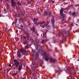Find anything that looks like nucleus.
Wrapping results in <instances>:
<instances>
[{
	"label": "nucleus",
	"instance_id": "a211bd4d",
	"mask_svg": "<svg viewBox=\"0 0 79 79\" xmlns=\"http://www.w3.org/2000/svg\"><path fill=\"white\" fill-rule=\"evenodd\" d=\"M72 15L73 16H76V12L75 11L73 12V13H72Z\"/></svg>",
	"mask_w": 79,
	"mask_h": 79
},
{
	"label": "nucleus",
	"instance_id": "423d86ee",
	"mask_svg": "<svg viewBox=\"0 0 79 79\" xmlns=\"http://www.w3.org/2000/svg\"><path fill=\"white\" fill-rule=\"evenodd\" d=\"M72 71L73 69H72V68H71L69 67H68V68L66 70V73H69L70 75H71V76L73 75V73H72Z\"/></svg>",
	"mask_w": 79,
	"mask_h": 79
},
{
	"label": "nucleus",
	"instance_id": "393cba45",
	"mask_svg": "<svg viewBox=\"0 0 79 79\" xmlns=\"http://www.w3.org/2000/svg\"><path fill=\"white\" fill-rule=\"evenodd\" d=\"M31 30L33 32H35V30L34 29V27H32V29H31Z\"/></svg>",
	"mask_w": 79,
	"mask_h": 79
},
{
	"label": "nucleus",
	"instance_id": "0e129e2a",
	"mask_svg": "<svg viewBox=\"0 0 79 79\" xmlns=\"http://www.w3.org/2000/svg\"><path fill=\"white\" fill-rule=\"evenodd\" d=\"M50 1H51V2H52V1H53V0H51Z\"/></svg>",
	"mask_w": 79,
	"mask_h": 79
},
{
	"label": "nucleus",
	"instance_id": "338daca9",
	"mask_svg": "<svg viewBox=\"0 0 79 79\" xmlns=\"http://www.w3.org/2000/svg\"><path fill=\"white\" fill-rule=\"evenodd\" d=\"M18 28L20 29H21V28L18 27Z\"/></svg>",
	"mask_w": 79,
	"mask_h": 79
},
{
	"label": "nucleus",
	"instance_id": "09e8293b",
	"mask_svg": "<svg viewBox=\"0 0 79 79\" xmlns=\"http://www.w3.org/2000/svg\"><path fill=\"white\" fill-rule=\"evenodd\" d=\"M77 21L78 22H77V23H79V19H78Z\"/></svg>",
	"mask_w": 79,
	"mask_h": 79
},
{
	"label": "nucleus",
	"instance_id": "bf43d9fd",
	"mask_svg": "<svg viewBox=\"0 0 79 79\" xmlns=\"http://www.w3.org/2000/svg\"><path fill=\"white\" fill-rule=\"evenodd\" d=\"M2 16V15H1V14H0V17H1Z\"/></svg>",
	"mask_w": 79,
	"mask_h": 79
},
{
	"label": "nucleus",
	"instance_id": "a19ab883",
	"mask_svg": "<svg viewBox=\"0 0 79 79\" xmlns=\"http://www.w3.org/2000/svg\"><path fill=\"white\" fill-rule=\"evenodd\" d=\"M29 4H31V2L29 1L28 2V4L29 5Z\"/></svg>",
	"mask_w": 79,
	"mask_h": 79
},
{
	"label": "nucleus",
	"instance_id": "ea45409f",
	"mask_svg": "<svg viewBox=\"0 0 79 79\" xmlns=\"http://www.w3.org/2000/svg\"><path fill=\"white\" fill-rule=\"evenodd\" d=\"M15 23H16V22H17V21H18V19H15Z\"/></svg>",
	"mask_w": 79,
	"mask_h": 79
},
{
	"label": "nucleus",
	"instance_id": "052dcab7",
	"mask_svg": "<svg viewBox=\"0 0 79 79\" xmlns=\"http://www.w3.org/2000/svg\"><path fill=\"white\" fill-rule=\"evenodd\" d=\"M77 61H79V59L77 60Z\"/></svg>",
	"mask_w": 79,
	"mask_h": 79
},
{
	"label": "nucleus",
	"instance_id": "49530a36",
	"mask_svg": "<svg viewBox=\"0 0 79 79\" xmlns=\"http://www.w3.org/2000/svg\"><path fill=\"white\" fill-rule=\"evenodd\" d=\"M14 24H15V22H13L12 23V25H14Z\"/></svg>",
	"mask_w": 79,
	"mask_h": 79
},
{
	"label": "nucleus",
	"instance_id": "f8f14e48",
	"mask_svg": "<svg viewBox=\"0 0 79 79\" xmlns=\"http://www.w3.org/2000/svg\"><path fill=\"white\" fill-rule=\"evenodd\" d=\"M33 55H35V59H37V58H38V57H39V54H38V53H35V52H34L33 53Z\"/></svg>",
	"mask_w": 79,
	"mask_h": 79
},
{
	"label": "nucleus",
	"instance_id": "de8ad7c7",
	"mask_svg": "<svg viewBox=\"0 0 79 79\" xmlns=\"http://www.w3.org/2000/svg\"><path fill=\"white\" fill-rule=\"evenodd\" d=\"M64 19H62V22H63V21H64Z\"/></svg>",
	"mask_w": 79,
	"mask_h": 79
},
{
	"label": "nucleus",
	"instance_id": "b1692460",
	"mask_svg": "<svg viewBox=\"0 0 79 79\" xmlns=\"http://www.w3.org/2000/svg\"><path fill=\"white\" fill-rule=\"evenodd\" d=\"M20 60V62L21 63H24V61L23 60L21 59Z\"/></svg>",
	"mask_w": 79,
	"mask_h": 79
},
{
	"label": "nucleus",
	"instance_id": "2f4dec72",
	"mask_svg": "<svg viewBox=\"0 0 79 79\" xmlns=\"http://www.w3.org/2000/svg\"><path fill=\"white\" fill-rule=\"evenodd\" d=\"M45 23V21H43L42 22H41V24H44Z\"/></svg>",
	"mask_w": 79,
	"mask_h": 79
},
{
	"label": "nucleus",
	"instance_id": "a878e982",
	"mask_svg": "<svg viewBox=\"0 0 79 79\" xmlns=\"http://www.w3.org/2000/svg\"><path fill=\"white\" fill-rule=\"evenodd\" d=\"M52 27L53 28H56V27L55 26V24H52Z\"/></svg>",
	"mask_w": 79,
	"mask_h": 79
},
{
	"label": "nucleus",
	"instance_id": "3c124183",
	"mask_svg": "<svg viewBox=\"0 0 79 79\" xmlns=\"http://www.w3.org/2000/svg\"><path fill=\"white\" fill-rule=\"evenodd\" d=\"M70 78L71 79H73V78H72V77H71V75L70 76Z\"/></svg>",
	"mask_w": 79,
	"mask_h": 79
},
{
	"label": "nucleus",
	"instance_id": "79ce46f5",
	"mask_svg": "<svg viewBox=\"0 0 79 79\" xmlns=\"http://www.w3.org/2000/svg\"><path fill=\"white\" fill-rule=\"evenodd\" d=\"M15 32H16V33H18V30H17L15 31Z\"/></svg>",
	"mask_w": 79,
	"mask_h": 79
},
{
	"label": "nucleus",
	"instance_id": "6e6552de",
	"mask_svg": "<svg viewBox=\"0 0 79 79\" xmlns=\"http://www.w3.org/2000/svg\"><path fill=\"white\" fill-rule=\"evenodd\" d=\"M39 18H37V19L35 18L34 19L33 21V23H34V24H35L37 26H39V23H37V20L39 19Z\"/></svg>",
	"mask_w": 79,
	"mask_h": 79
},
{
	"label": "nucleus",
	"instance_id": "4468645a",
	"mask_svg": "<svg viewBox=\"0 0 79 79\" xmlns=\"http://www.w3.org/2000/svg\"><path fill=\"white\" fill-rule=\"evenodd\" d=\"M48 15V13L47 12V11H45L43 14V15L44 16H47V15Z\"/></svg>",
	"mask_w": 79,
	"mask_h": 79
},
{
	"label": "nucleus",
	"instance_id": "473e14b6",
	"mask_svg": "<svg viewBox=\"0 0 79 79\" xmlns=\"http://www.w3.org/2000/svg\"><path fill=\"white\" fill-rule=\"evenodd\" d=\"M34 40L33 39H31V43H34Z\"/></svg>",
	"mask_w": 79,
	"mask_h": 79
},
{
	"label": "nucleus",
	"instance_id": "603ef678",
	"mask_svg": "<svg viewBox=\"0 0 79 79\" xmlns=\"http://www.w3.org/2000/svg\"><path fill=\"white\" fill-rule=\"evenodd\" d=\"M6 0L7 2H10V0Z\"/></svg>",
	"mask_w": 79,
	"mask_h": 79
},
{
	"label": "nucleus",
	"instance_id": "7c9ffc66",
	"mask_svg": "<svg viewBox=\"0 0 79 79\" xmlns=\"http://www.w3.org/2000/svg\"><path fill=\"white\" fill-rule=\"evenodd\" d=\"M16 75H17V73H14L13 74L12 76H16Z\"/></svg>",
	"mask_w": 79,
	"mask_h": 79
},
{
	"label": "nucleus",
	"instance_id": "1a4fd4ad",
	"mask_svg": "<svg viewBox=\"0 0 79 79\" xmlns=\"http://www.w3.org/2000/svg\"><path fill=\"white\" fill-rule=\"evenodd\" d=\"M50 61L51 63H55V62H56L57 60H56L55 59H54L53 58H50Z\"/></svg>",
	"mask_w": 79,
	"mask_h": 79
},
{
	"label": "nucleus",
	"instance_id": "a18cd8bd",
	"mask_svg": "<svg viewBox=\"0 0 79 79\" xmlns=\"http://www.w3.org/2000/svg\"><path fill=\"white\" fill-rule=\"evenodd\" d=\"M52 3H55V1H52Z\"/></svg>",
	"mask_w": 79,
	"mask_h": 79
},
{
	"label": "nucleus",
	"instance_id": "c03bdc74",
	"mask_svg": "<svg viewBox=\"0 0 79 79\" xmlns=\"http://www.w3.org/2000/svg\"><path fill=\"white\" fill-rule=\"evenodd\" d=\"M20 27H23V25H21Z\"/></svg>",
	"mask_w": 79,
	"mask_h": 79
},
{
	"label": "nucleus",
	"instance_id": "37998d69",
	"mask_svg": "<svg viewBox=\"0 0 79 79\" xmlns=\"http://www.w3.org/2000/svg\"><path fill=\"white\" fill-rule=\"evenodd\" d=\"M41 27H43V28H45V27H44V26H41Z\"/></svg>",
	"mask_w": 79,
	"mask_h": 79
},
{
	"label": "nucleus",
	"instance_id": "58836bf2",
	"mask_svg": "<svg viewBox=\"0 0 79 79\" xmlns=\"http://www.w3.org/2000/svg\"><path fill=\"white\" fill-rule=\"evenodd\" d=\"M38 23V24H40V25L41 24V22H39Z\"/></svg>",
	"mask_w": 79,
	"mask_h": 79
},
{
	"label": "nucleus",
	"instance_id": "4c0bfd02",
	"mask_svg": "<svg viewBox=\"0 0 79 79\" xmlns=\"http://www.w3.org/2000/svg\"><path fill=\"white\" fill-rule=\"evenodd\" d=\"M71 26H73V23H71L70 24Z\"/></svg>",
	"mask_w": 79,
	"mask_h": 79
},
{
	"label": "nucleus",
	"instance_id": "e2e57ef3",
	"mask_svg": "<svg viewBox=\"0 0 79 79\" xmlns=\"http://www.w3.org/2000/svg\"><path fill=\"white\" fill-rule=\"evenodd\" d=\"M55 40H54V41H53V43H55Z\"/></svg>",
	"mask_w": 79,
	"mask_h": 79
},
{
	"label": "nucleus",
	"instance_id": "9b49d317",
	"mask_svg": "<svg viewBox=\"0 0 79 79\" xmlns=\"http://www.w3.org/2000/svg\"><path fill=\"white\" fill-rule=\"evenodd\" d=\"M7 6L9 11H10V12H11L12 11H11V7H10V5H9V4H8V3H7Z\"/></svg>",
	"mask_w": 79,
	"mask_h": 79
},
{
	"label": "nucleus",
	"instance_id": "aec40b11",
	"mask_svg": "<svg viewBox=\"0 0 79 79\" xmlns=\"http://www.w3.org/2000/svg\"><path fill=\"white\" fill-rule=\"evenodd\" d=\"M47 40H42V44H44V43H45V42H47Z\"/></svg>",
	"mask_w": 79,
	"mask_h": 79
},
{
	"label": "nucleus",
	"instance_id": "2eb2a0df",
	"mask_svg": "<svg viewBox=\"0 0 79 79\" xmlns=\"http://www.w3.org/2000/svg\"><path fill=\"white\" fill-rule=\"evenodd\" d=\"M22 52L25 53H27V51L26 50L23 49H21L20 50Z\"/></svg>",
	"mask_w": 79,
	"mask_h": 79
},
{
	"label": "nucleus",
	"instance_id": "dca6fc26",
	"mask_svg": "<svg viewBox=\"0 0 79 79\" xmlns=\"http://www.w3.org/2000/svg\"><path fill=\"white\" fill-rule=\"evenodd\" d=\"M18 57L21 58V52H19L18 51L17 52Z\"/></svg>",
	"mask_w": 79,
	"mask_h": 79
},
{
	"label": "nucleus",
	"instance_id": "0eeeda50",
	"mask_svg": "<svg viewBox=\"0 0 79 79\" xmlns=\"http://www.w3.org/2000/svg\"><path fill=\"white\" fill-rule=\"evenodd\" d=\"M44 55L45 56V60L47 61H48L49 60V59H50V55L48 54H46L45 52L44 53Z\"/></svg>",
	"mask_w": 79,
	"mask_h": 79
},
{
	"label": "nucleus",
	"instance_id": "5fc2aeb1",
	"mask_svg": "<svg viewBox=\"0 0 79 79\" xmlns=\"http://www.w3.org/2000/svg\"><path fill=\"white\" fill-rule=\"evenodd\" d=\"M69 13H70V14H72V12H71V11H70Z\"/></svg>",
	"mask_w": 79,
	"mask_h": 79
},
{
	"label": "nucleus",
	"instance_id": "4be33fe9",
	"mask_svg": "<svg viewBox=\"0 0 79 79\" xmlns=\"http://www.w3.org/2000/svg\"><path fill=\"white\" fill-rule=\"evenodd\" d=\"M31 47V45L30 44H27L26 46V48L27 49L29 48V47Z\"/></svg>",
	"mask_w": 79,
	"mask_h": 79
},
{
	"label": "nucleus",
	"instance_id": "69168bd1",
	"mask_svg": "<svg viewBox=\"0 0 79 79\" xmlns=\"http://www.w3.org/2000/svg\"><path fill=\"white\" fill-rule=\"evenodd\" d=\"M9 66H10V67H11V65H9Z\"/></svg>",
	"mask_w": 79,
	"mask_h": 79
},
{
	"label": "nucleus",
	"instance_id": "20e7f679",
	"mask_svg": "<svg viewBox=\"0 0 79 79\" xmlns=\"http://www.w3.org/2000/svg\"><path fill=\"white\" fill-rule=\"evenodd\" d=\"M11 3V5L15 9V6L16 7V9H17V6L16 5V2L14 0H11L10 1Z\"/></svg>",
	"mask_w": 79,
	"mask_h": 79
},
{
	"label": "nucleus",
	"instance_id": "774afa93",
	"mask_svg": "<svg viewBox=\"0 0 79 79\" xmlns=\"http://www.w3.org/2000/svg\"><path fill=\"white\" fill-rule=\"evenodd\" d=\"M48 21H47V23H48Z\"/></svg>",
	"mask_w": 79,
	"mask_h": 79
},
{
	"label": "nucleus",
	"instance_id": "f3484780",
	"mask_svg": "<svg viewBox=\"0 0 79 79\" xmlns=\"http://www.w3.org/2000/svg\"><path fill=\"white\" fill-rule=\"evenodd\" d=\"M55 19H54V17H52V19H51V21H52V24H54V23H55Z\"/></svg>",
	"mask_w": 79,
	"mask_h": 79
},
{
	"label": "nucleus",
	"instance_id": "72a5a7b5",
	"mask_svg": "<svg viewBox=\"0 0 79 79\" xmlns=\"http://www.w3.org/2000/svg\"><path fill=\"white\" fill-rule=\"evenodd\" d=\"M47 27L48 29H49L50 27V25H48L47 26Z\"/></svg>",
	"mask_w": 79,
	"mask_h": 79
},
{
	"label": "nucleus",
	"instance_id": "8fccbe9b",
	"mask_svg": "<svg viewBox=\"0 0 79 79\" xmlns=\"http://www.w3.org/2000/svg\"><path fill=\"white\" fill-rule=\"evenodd\" d=\"M58 69H59V71H60V68L59 67Z\"/></svg>",
	"mask_w": 79,
	"mask_h": 79
},
{
	"label": "nucleus",
	"instance_id": "39448f33",
	"mask_svg": "<svg viewBox=\"0 0 79 79\" xmlns=\"http://www.w3.org/2000/svg\"><path fill=\"white\" fill-rule=\"evenodd\" d=\"M61 10H60V15L63 18H64L65 17V14L63 13V11L64 10L63 8H61Z\"/></svg>",
	"mask_w": 79,
	"mask_h": 79
},
{
	"label": "nucleus",
	"instance_id": "cd10ccee",
	"mask_svg": "<svg viewBox=\"0 0 79 79\" xmlns=\"http://www.w3.org/2000/svg\"><path fill=\"white\" fill-rule=\"evenodd\" d=\"M34 33H35L36 35H39V34H38V33H37V31H35Z\"/></svg>",
	"mask_w": 79,
	"mask_h": 79
},
{
	"label": "nucleus",
	"instance_id": "9d476101",
	"mask_svg": "<svg viewBox=\"0 0 79 79\" xmlns=\"http://www.w3.org/2000/svg\"><path fill=\"white\" fill-rule=\"evenodd\" d=\"M47 30L46 31V32H43V36L42 37H45V38H47V36L45 35H46L47 34Z\"/></svg>",
	"mask_w": 79,
	"mask_h": 79
},
{
	"label": "nucleus",
	"instance_id": "412c9836",
	"mask_svg": "<svg viewBox=\"0 0 79 79\" xmlns=\"http://www.w3.org/2000/svg\"><path fill=\"white\" fill-rule=\"evenodd\" d=\"M52 15V13L50 12H48V16H50Z\"/></svg>",
	"mask_w": 79,
	"mask_h": 79
},
{
	"label": "nucleus",
	"instance_id": "f03ea898",
	"mask_svg": "<svg viewBox=\"0 0 79 79\" xmlns=\"http://www.w3.org/2000/svg\"><path fill=\"white\" fill-rule=\"evenodd\" d=\"M14 64L13 65L14 66H15L16 68H18L19 71H20L23 69V65H22V64H21L19 65L20 63H19V62L18 61V60H17L16 59H15L14 60Z\"/></svg>",
	"mask_w": 79,
	"mask_h": 79
},
{
	"label": "nucleus",
	"instance_id": "680f3d73",
	"mask_svg": "<svg viewBox=\"0 0 79 79\" xmlns=\"http://www.w3.org/2000/svg\"><path fill=\"white\" fill-rule=\"evenodd\" d=\"M2 17H5V16L3 15L2 16Z\"/></svg>",
	"mask_w": 79,
	"mask_h": 79
},
{
	"label": "nucleus",
	"instance_id": "13d9d810",
	"mask_svg": "<svg viewBox=\"0 0 79 79\" xmlns=\"http://www.w3.org/2000/svg\"><path fill=\"white\" fill-rule=\"evenodd\" d=\"M27 69H29V67H27Z\"/></svg>",
	"mask_w": 79,
	"mask_h": 79
},
{
	"label": "nucleus",
	"instance_id": "5701e85b",
	"mask_svg": "<svg viewBox=\"0 0 79 79\" xmlns=\"http://www.w3.org/2000/svg\"><path fill=\"white\" fill-rule=\"evenodd\" d=\"M71 7V6H69V7H67L66 8H65L66 10H70V7Z\"/></svg>",
	"mask_w": 79,
	"mask_h": 79
},
{
	"label": "nucleus",
	"instance_id": "c9c22d12",
	"mask_svg": "<svg viewBox=\"0 0 79 79\" xmlns=\"http://www.w3.org/2000/svg\"><path fill=\"white\" fill-rule=\"evenodd\" d=\"M40 45H37V48H40Z\"/></svg>",
	"mask_w": 79,
	"mask_h": 79
},
{
	"label": "nucleus",
	"instance_id": "c85d7f7f",
	"mask_svg": "<svg viewBox=\"0 0 79 79\" xmlns=\"http://www.w3.org/2000/svg\"><path fill=\"white\" fill-rule=\"evenodd\" d=\"M15 39L16 40V41H18V40H19V38H18V37H16L15 38Z\"/></svg>",
	"mask_w": 79,
	"mask_h": 79
},
{
	"label": "nucleus",
	"instance_id": "f704fd0d",
	"mask_svg": "<svg viewBox=\"0 0 79 79\" xmlns=\"http://www.w3.org/2000/svg\"><path fill=\"white\" fill-rule=\"evenodd\" d=\"M63 4L64 5H67V4H68V2H64L63 3Z\"/></svg>",
	"mask_w": 79,
	"mask_h": 79
},
{
	"label": "nucleus",
	"instance_id": "7ed1b4c3",
	"mask_svg": "<svg viewBox=\"0 0 79 79\" xmlns=\"http://www.w3.org/2000/svg\"><path fill=\"white\" fill-rule=\"evenodd\" d=\"M37 64L35 63V62H34L31 65V68L32 69H33V75L34 74V73H35V69H34V68L36 67V66H37Z\"/></svg>",
	"mask_w": 79,
	"mask_h": 79
},
{
	"label": "nucleus",
	"instance_id": "e433bc0d",
	"mask_svg": "<svg viewBox=\"0 0 79 79\" xmlns=\"http://www.w3.org/2000/svg\"><path fill=\"white\" fill-rule=\"evenodd\" d=\"M38 14L39 15H41V13H40V12L39 11V10L38 11Z\"/></svg>",
	"mask_w": 79,
	"mask_h": 79
},
{
	"label": "nucleus",
	"instance_id": "c756f323",
	"mask_svg": "<svg viewBox=\"0 0 79 79\" xmlns=\"http://www.w3.org/2000/svg\"><path fill=\"white\" fill-rule=\"evenodd\" d=\"M7 11H8V10H6V9H4V11H5V12L6 13H7Z\"/></svg>",
	"mask_w": 79,
	"mask_h": 79
},
{
	"label": "nucleus",
	"instance_id": "6e6d98bb",
	"mask_svg": "<svg viewBox=\"0 0 79 79\" xmlns=\"http://www.w3.org/2000/svg\"><path fill=\"white\" fill-rule=\"evenodd\" d=\"M21 24V23L19 22V23L18 24V25H19V24Z\"/></svg>",
	"mask_w": 79,
	"mask_h": 79
},
{
	"label": "nucleus",
	"instance_id": "6ab92c4d",
	"mask_svg": "<svg viewBox=\"0 0 79 79\" xmlns=\"http://www.w3.org/2000/svg\"><path fill=\"white\" fill-rule=\"evenodd\" d=\"M17 4L18 6H21V4L19 2H17Z\"/></svg>",
	"mask_w": 79,
	"mask_h": 79
},
{
	"label": "nucleus",
	"instance_id": "f257e3e1",
	"mask_svg": "<svg viewBox=\"0 0 79 79\" xmlns=\"http://www.w3.org/2000/svg\"><path fill=\"white\" fill-rule=\"evenodd\" d=\"M24 32L26 34L27 37L24 36L23 41L22 43V44H23L24 45H25L27 44V42L26 39H29V38L31 37V34H30V33H29V32L25 30H24Z\"/></svg>",
	"mask_w": 79,
	"mask_h": 79
},
{
	"label": "nucleus",
	"instance_id": "864d4df0",
	"mask_svg": "<svg viewBox=\"0 0 79 79\" xmlns=\"http://www.w3.org/2000/svg\"><path fill=\"white\" fill-rule=\"evenodd\" d=\"M43 26H44V27H45V26H46V25L45 24H44Z\"/></svg>",
	"mask_w": 79,
	"mask_h": 79
},
{
	"label": "nucleus",
	"instance_id": "ddd939ff",
	"mask_svg": "<svg viewBox=\"0 0 79 79\" xmlns=\"http://www.w3.org/2000/svg\"><path fill=\"white\" fill-rule=\"evenodd\" d=\"M64 34L65 35H66V36H68L69 34V32L68 31H64Z\"/></svg>",
	"mask_w": 79,
	"mask_h": 79
},
{
	"label": "nucleus",
	"instance_id": "4d7b16f0",
	"mask_svg": "<svg viewBox=\"0 0 79 79\" xmlns=\"http://www.w3.org/2000/svg\"><path fill=\"white\" fill-rule=\"evenodd\" d=\"M20 29H21V31H23V29L20 28Z\"/></svg>",
	"mask_w": 79,
	"mask_h": 79
},
{
	"label": "nucleus",
	"instance_id": "bb28decb",
	"mask_svg": "<svg viewBox=\"0 0 79 79\" xmlns=\"http://www.w3.org/2000/svg\"><path fill=\"white\" fill-rule=\"evenodd\" d=\"M21 39H23V40H24V35H21Z\"/></svg>",
	"mask_w": 79,
	"mask_h": 79
}]
</instances>
